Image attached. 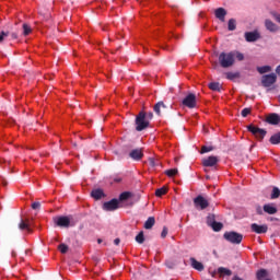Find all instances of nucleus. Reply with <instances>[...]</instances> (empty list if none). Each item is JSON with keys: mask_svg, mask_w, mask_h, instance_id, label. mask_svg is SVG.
I'll use <instances>...</instances> for the list:
<instances>
[{"mask_svg": "<svg viewBox=\"0 0 280 280\" xmlns=\"http://www.w3.org/2000/svg\"><path fill=\"white\" fill-rule=\"evenodd\" d=\"M219 62L223 69H229V67H233V65H235V52H221L219 55Z\"/></svg>", "mask_w": 280, "mask_h": 280, "instance_id": "nucleus-1", "label": "nucleus"}, {"mask_svg": "<svg viewBox=\"0 0 280 280\" xmlns=\"http://www.w3.org/2000/svg\"><path fill=\"white\" fill-rule=\"evenodd\" d=\"M145 128H150V121L145 118V112L141 110L136 116V130L137 132H142Z\"/></svg>", "mask_w": 280, "mask_h": 280, "instance_id": "nucleus-2", "label": "nucleus"}, {"mask_svg": "<svg viewBox=\"0 0 280 280\" xmlns=\"http://www.w3.org/2000/svg\"><path fill=\"white\" fill-rule=\"evenodd\" d=\"M223 237L226 242H230V244H242V240H244V235L237 232H225Z\"/></svg>", "mask_w": 280, "mask_h": 280, "instance_id": "nucleus-3", "label": "nucleus"}, {"mask_svg": "<svg viewBox=\"0 0 280 280\" xmlns=\"http://www.w3.org/2000/svg\"><path fill=\"white\" fill-rule=\"evenodd\" d=\"M247 130L248 132H252V135H254V137H256L258 141H264V138L267 135V131L265 129L256 127L255 125H248Z\"/></svg>", "mask_w": 280, "mask_h": 280, "instance_id": "nucleus-4", "label": "nucleus"}, {"mask_svg": "<svg viewBox=\"0 0 280 280\" xmlns=\"http://www.w3.org/2000/svg\"><path fill=\"white\" fill-rule=\"evenodd\" d=\"M183 106H186V108H196L198 106V101L196 98V94L189 93L186 95L182 101Z\"/></svg>", "mask_w": 280, "mask_h": 280, "instance_id": "nucleus-5", "label": "nucleus"}, {"mask_svg": "<svg viewBox=\"0 0 280 280\" xmlns=\"http://www.w3.org/2000/svg\"><path fill=\"white\" fill-rule=\"evenodd\" d=\"M194 205L195 208L198 211H205V209H207L209 207V200H207L206 198L202 197V195H198L195 199H194Z\"/></svg>", "mask_w": 280, "mask_h": 280, "instance_id": "nucleus-6", "label": "nucleus"}, {"mask_svg": "<svg viewBox=\"0 0 280 280\" xmlns=\"http://www.w3.org/2000/svg\"><path fill=\"white\" fill-rule=\"evenodd\" d=\"M34 224V217L27 215L25 219H22L19 229L21 231H27L28 233H32V225Z\"/></svg>", "mask_w": 280, "mask_h": 280, "instance_id": "nucleus-7", "label": "nucleus"}, {"mask_svg": "<svg viewBox=\"0 0 280 280\" xmlns=\"http://www.w3.org/2000/svg\"><path fill=\"white\" fill-rule=\"evenodd\" d=\"M277 83V75L275 73L265 74L261 77V84L265 89H269L272 84Z\"/></svg>", "mask_w": 280, "mask_h": 280, "instance_id": "nucleus-8", "label": "nucleus"}, {"mask_svg": "<svg viewBox=\"0 0 280 280\" xmlns=\"http://www.w3.org/2000/svg\"><path fill=\"white\" fill-rule=\"evenodd\" d=\"M56 226H60L61 229H69L71 225V219L69 217H57L54 219Z\"/></svg>", "mask_w": 280, "mask_h": 280, "instance_id": "nucleus-9", "label": "nucleus"}, {"mask_svg": "<svg viewBox=\"0 0 280 280\" xmlns=\"http://www.w3.org/2000/svg\"><path fill=\"white\" fill-rule=\"evenodd\" d=\"M244 37L246 43H257V40L261 38V34H259V31L255 30L253 32H246Z\"/></svg>", "mask_w": 280, "mask_h": 280, "instance_id": "nucleus-10", "label": "nucleus"}, {"mask_svg": "<svg viewBox=\"0 0 280 280\" xmlns=\"http://www.w3.org/2000/svg\"><path fill=\"white\" fill-rule=\"evenodd\" d=\"M220 163V158L210 155L202 160L203 167H215Z\"/></svg>", "mask_w": 280, "mask_h": 280, "instance_id": "nucleus-11", "label": "nucleus"}, {"mask_svg": "<svg viewBox=\"0 0 280 280\" xmlns=\"http://www.w3.org/2000/svg\"><path fill=\"white\" fill-rule=\"evenodd\" d=\"M119 209V200L112 199L103 203L104 211H117Z\"/></svg>", "mask_w": 280, "mask_h": 280, "instance_id": "nucleus-12", "label": "nucleus"}, {"mask_svg": "<svg viewBox=\"0 0 280 280\" xmlns=\"http://www.w3.org/2000/svg\"><path fill=\"white\" fill-rule=\"evenodd\" d=\"M250 229H252L253 233H257L258 235L268 233V225H266V224L259 225L257 223H253L250 225Z\"/></svg>", "mask_w": 280, "mask_h": 280, "instance_id": "nucleus-13", "label": "nucleus"}, {"mask_svg": "<svg viewBox=\"0 0 280 280\" xmlns=\"http://www.w3.org/2000/svg\"><path fill=\"white\" fill-rule=\"evenodd\" d=\"M153 110L159 117H161L163 115L161 110L165 113V110H167V105H165L163 101H160L153 106Z\"/></svg>", "mask_w": 280, "mask_h": 280, "instance_id": "nucleus-14", "label": "nucleus"}, {"mask_svg": "<svg viewBox=\"0 0 280 280\" xmlns=\"http://www.w3.org/2000/svg\"><path fill=\"white\" fill-rule=\"evenodd\" d=\"M130 159L133 161H141L143 159V149H133L129 152Z\"/></svg>", "mask_w": 280, "mask_h": 280, "instance_id": "nucleus-15", "label": "nucleus"}, {"mask_svg": "<svg viewBox=\"0 0 280 280\" xmlns=\"http://www.w3.org/2000/svg\"><path fill=\"white\" fill-rule=\"evenodd\" d=\"M265 27L268 32H271V33L279 32V25H277L270 19L265 20Z\"/></svg>", "mask_w": 280, "mask_h": 280, "instance_id": "nucleus-16", "label": "nucleus"}, {"mask_svg": "<svg viewBox=\"0 0 280 280\" xmlns=\"http://www.w3.org/2000/svg\"><path fill=\"white\" fill-rule=\"evenodd\" d=\"M267 124H270L271 126H279L280 124V116L277 113L270 114L266 118Z\"/></svg>", "mask_w": 280, "mask_h": 280, "instance_id": "nucleus-17", "label": "nucleus"}, {"mask_svg": "<svg viewBox=\"0 0 280 280\" xmlns=\"http://www.w3.org/2000/svg\"><path fill=\"white\" fill-rule=\"evenodd\" d=\"M214 16H215V19H219V21H221V23H224V21L226 19V10L224 8H218L214 11Z\"/></svg>", "mask_w": 280, "mask_h": 280, "instance_id": "nucleus-18", "label": "nucleus"}, {"mask_svg": "<svg viewBox=\"0 0 280 280\" xmlns=\"http://www.w3.org/2000/svg\"><path fill=\"white\" fill-rule=\"evenodd\" d=\"M262 211L265 213H268V215H275V213H277V207H275V203H266L262 207Z\"/></svg>", "mask_w": 280, "mask_h": 280, "instance_id": "nucleus-19", "label": "nucleus"}, {"mask_svg": "<svg viewBox=\"0 0 280 280\" xmlns=\"http://www.w3.org/2000/svg\"><path fill=\"white\" fill-rule=\"evenodd\" d=\"M190 264L195 270H198V272H202V270H205V265H202V262L196 260V258H190Z\"/></svg>", "mask_w": 280, "mask_h": 280, "instance_id": "nucleus-20", "label": "nucleus"}, {"mask_svg": "<svg viewBox=\"0 0 280 280\" xmlns=\"http://www.w3.org/2000/svg\"><path fill=\"white\" fill-rule=\"evenodd\" d=\"M91 196L92 198H94V200H102V198H104V190L97 188L91 191Z\"/></svg>", "mask_w": 280, "mask_h": 280, "instance_id": "nucleus-21", "label": "nucleus"}, {"mask_svg": "<svg viewBox=\"0 0 280 280\" xmlns=\"http://www.w3.org/2000/svg\"><path fill=\"white\" fill-rule=\"evenodd\" d=\"M154 224H156V220L154 219V217H149L148 220L144 222V229L150 230L152 229V226H154Z\"/></svg>", "mask_w": 280, "mask_h": 280, "instance_id": "nucleus-22", "label": "nucleus"}, {"mask_svg": "<svg viewBox=\"0 0 280 280\" xmlns=\"http://www.w3.org/2000/svg\"><path fill=\"white\" fill-rule=\"evenodd\" d=\"M209 90L210 91H218V93H220V91H222V85L220 84V82H211L209 83Z\"/></svg>", "mask_w": 280, "mask_h": 280, "instance_id": "nucleus-23", "label": "nucleus"}, {"mask_svg": "<svg viewBox=\"0 0 280 280\" xmlns=\"http://www.w3.org/2000/svg\"><path fill=\"white\" fill-rule=\"evenodd\" d=\"M236 28H237V22L235 21V19H230L228 22L229 32H235Z\"/></svg>", "mask_w": 280, "mask_h": 280, "instance_id": "nucleus-24", "label": "nucleus"}, {"mask_svg": "<svg viewBox=\"0 0 280 280\" xmlns=\"http://www.w3.org/2000/svg\"><path fill=\"white\" fill-rule=\"evenodd\" d=\"M267 277H268V271L266 269H259L256 272L257 280H262V279H266Z\"/></svg>", "mask_w": 280, "mask_h": 280, "instance_id": "nucleus-25", "label": "nucleus"}, {"mask_svg": "<svg viewBox=\"0 0 280 280\" xmlns=\"http://www.w3.org/2000/svg\"><path fill=\"white\" fill-rule=\"evenodd\" d=\"M257 71H258V73L264 75V73H270V71H272V67H270V66L257 67Z\"/></svg>", "mask_w": 280, "mask_h": 280, "instance_id": "nucleus-26", "label": "nucleus"}, {"mask_svg": "<svg viewBox=\"0 0 280 280\" xmlns=\"http://www.w3.org/2000/svg\"><path fill=\"white\" fill-rule=\"evenodd\" d=\"M269 141L272 145H279V143H280V132L275 133L273 136H271Z\"/></svg>", "mask_w": 280, "mask_h": 280, "instance_id": "nucleus-27", "label": "nucleus"}, {"mask_svg": "<svg viewBox=\"0 0 280 280\" xmlns=\"http://www.w3.org/2000/svg\"><path fill=\"white\" fill-rule=\"evenodd\" d=\"M129 198H132V192L125 191L119 195L120 202H124L125 200H128Z\"/></svg>", "mask_w": 280, "mask_h": 280, "instance_id": "nucleus-28", "label": "nucleus"}, {"mask_svg": "<svg viewBox=\"0 0 280 280\" xmlns=\"http://www.w3.org/2000/svg\"><path fill=\"white\" fill-rule=\"evenodd\" d=\"M218 272H219V275H223L225 277H231V275H233V271H231L230 269H226L224 267H220L218 269Z\"/></svg>", "mask_w": 280, "mask_h": 280, "instance_id": "nucleus-29", "label": "nucleus"}, {"mask_svg": "<svg viewBox=\"0 0 280 280\" xmlns=\"http://www.w3.org/2000/svg\"><path fill=\"white\" fill-rule=\"evenodd\" d=\"M149 165L150 167H159L161 166V161L154 159V158H149Z\"/></svg>", "mask_w": 280, "mask_h": 280, "instance_id": "nucleus-30", "label": "nucleus"}, {"mask_svg": "<svg viewBox=\"0 0 280 280\" xmlns=\"http://www.w3.org/2000/svg\"><path fill=\"white\" fill-rule=\"evenodd\" d=\"M23 36H30L32 34V26H30L27 23L23 24Z\"/></svg>", "mask_w": 280, "mask_h": 280, "instance_id": "nucleus-31", "label": "nucleus"}, {"mask_svg": "<svg viewBox=\"0 0 280 280\" xmlns=\"http://www.w3.org/2000/svg\"><path fill=\"white\" fill-rule=\"evenodd\" d=\"M165 194H167V187L165 186L155 190V196L158 198H161V196H165Z\"/></svg>", "mask_w": 280, "mask_h": 280, "instance_id": "nucleus-32", "label": "nucleus"}, {"mask_svg": "<svg viewBox=\"0 0 280 280\" xmlns=\"http://www.w3.org/2000/svg\"><path fill=\"white\" fill-rule=\"evenodd\" d=\"M136 242L138 244H143L145 242V236L143 235V231L139 232V234L136 236Z\"/></svg>", "mask_w": 280, "mask_h": 280, "instance_id": "nucleus-33", "label": "nucleus"}, {"mask_svg": "<svg viewBox=\"0 0 280 280\" xmlns=\"http://www.w3.org/2000/svg\"><path fill=\"white\" fill-rule=\"evenodd\" d=\"M166 176H168L170 178L176 176V174H178V168H171L165 171Z\"/></svg>", "mask_w": 280, "mask_h": 280, "instance_id": "nucleus-34", "label": "nucleus"}, {"mask_svg": "<svg viewBox=\"0 0 280 280\" xmlns=\"http://www.w3.org/2000/svg\"><path fill=\"white\" fill-rule=\"evenodd\" d=\"M215 214H208L207 217V224L208 226H211L215 223Z\"/></svg>", "mask_w": 280, "mask_h": 280, "instance_id": "nucleus-35", "label": "nucleus"}, {"mask_svg": "<svg viewBox=\"0 0 280 280\" xmlns=\"http://www.w3.org/2000/svg\"><path fill=\"white\" fill-rule=\"evenodd\" d=\"M210 226L212 228L213 231L218 232V231H222L224 225L222 223L215 221L214 224H212Z\"/></svg>", "mask_w": 280, "mask_h": 280, "instance_id": "nucleus-36", "label": "nucleus"}, {"mask_svg": "<svg viewBox=\"0 0 280 280\" xmlns=\"http://www.w3.org/2000/svg\"><path fill=\"white\" fill-rule=\"evenodd\" d=\"M58 250H60V253L62 255H66V253H68L69 250V246H67V244L65 243H61L59 246H58Z\"/></svg>", "mask_w": 280, "mask_h": 280, "instance_id": "nucleus-37", "label": "nucleus"}, {"mask_svg": "<svg viewBox=\"0 0 280 280\" xmlns=\"http://www.w3.org/2000/svg\"><path fill=\"white\" fill-rule=\"evenodd\" d=\"M236 78H240V72H228L226 73L228 80H236Z\"/></svg>", "mask_w": 280, "mask_h": 280, "instance_id": "nucleus-38", "label": "nucleus"}, {"mask_svg": "<svg viewBox=\"0 0 280 280\" xmlns=\"http://www.w3.org/2000/svg\"><path fill=\"white\" fill-rule=\"evenodd\" d=\"M279 196H280V189L277 187H273L272 192H271V200L279 198Z\"/></svg>", "mask_w": 280, "mask_h": 280, "instance_id": "nucleus-39", "label": "nucleus"}, {"mask_svg": "<svg viewBox=\"0 0 280 280\" xmlns=\"http://www.w3.org/2000/svg\"><path fill=\"white\" fill-rule=\"evenodd\" d=\"M8 36H10V32L1 31L0 32V43H3L5 40V38H8Z\"/></svg>", "mask_w": 280, "mask_h": 280, "instance_id": "nucleus-40", "label": "nucleus"}, {"mask_svg": "<svg viewBox=\"0 0 280 280\" xmlns=\"http://www.w3.org/2000/svg\"><path fill=\"white\" fill-rule=\"evenodd\" d=\"M207 152H213V147H207V145L201 147L200 154H207Z\"/></svg>", "mask_w": 280, "mask_h": 280, "instance_id": "nucleus-41", "label": "nucleus"}, {"mask_svg": "<svg viewBox=\"0 0 280 280\" xmlns=\"http://www.w3.org/2000/svg\"><path fill=\"white\" fill-rule=\"evenodd\" d=\"M272 19H275V21H277V23H280V14L277 13L276 11H271L270 12Z\"/></svg>", "mask_w": 280, "mask_h": 280, "instance_id": "nucleus-42", "label": "nucleus"}, {"mask_svg": "<svg viewBox=\"0 0 280 280\" xmlns=\"http://www.w3.org/2000/svg\"><path fill=\"white\" fill-rule=\"evenodd\" d=\"M241 115L242 117H248V115H250V108L245 107L244 109H242Z\"/></svg>", "mask_w": 280, "mask_h": 280, "instance_id": "nucleus-43", "label": "nucleus"}, {"mask_svg": "<svg viewBox=\"0 0 280 280\" xmlns=\"http://www.w3.org/2000/svg\"><path fill=\"white\" fill-rule=\"evenodd\" d=\"M234 54H235L236 59L240 60V62H242V60H244V54L238 52V51H236V52L234 51Z\"/></svg>", "mask_w": 280, "mask_h": 280, "instance_id": "nucleus-44", "label": "nucleus"}, {"mask_svg": "<svg viewBox=\"0 0 280 280\" xmlns=\"http://www.w3.org/2000/svg\"><path fill=\"white\" fill-rule=\"evenodd\" d=\"M145 119L151 121V119H154V114L152 112L145 113Z\"/></svg>", "mask_w": 280, "mask_h": 280, "instance_id": "nucleus-45", "label": "nucleus"}, {"mask_svg": "<svg viewBox=\"0 0 280 280\" xmlns=\"http://www.w3.org/2000/svg\"><path fill=\"white\" fill-rule=\"evenodd\" d=\"M161 237L163 240H165V237H167V228L166 226L163 228L162 233H161Z\"/></svg>", "mask_w": 280, "mask_h": 280, "instance_id": "nucleus-46", "label": "nucleus"}, {"mask_svg": "<svg viewBox=\"0 0 280 280\" xmlns=\"http://www.w3.org/2000/svg\"><path fill=\"white\" fill-rule=\"evenodd\" d=\"M256 213L257 215H264V209H261V206L256 207Z\"/></svg>", "mask_w": 280, "mask_h": 280, "instance_id": "nucleus-47", "label": "nucleus"}, {"mask_svg": "<svg viewBox=\"0 0 280 280\" xmlns=\"http://www.w3.org/2000/svg\"><path fill=\"white\" fill-rule=\"evenodd\" d=\"M114 244H115L116 246H119V244H121V240L115 238V240H114Z\"/></svg>", "mask_w": 280, "mask_h": 280, "instance_id": "nucleus-48", "label": "nucleus"}, {"mask_svg": "<svg viewBox=\"0 0 280 280\" xmlns=\"http://www.w3.org/2000/svg\"><path fill=\"white\" fill-rule=\"evenodd\" d=\"M11 37L13 38V40H16V38H19V35L16 33H12Z\"/></svg>", "mask_w": 280, "mask_h": 280, "instance_id": "nucleus-49", "label": "nucleus"}, {"mask_svg": "<svg viewBox=\"0 0 280 280\" xmlns=\"http://www.w3.org/2000/svg\"><path fill=\"white\" fill-rule=\"evenodd\" d=\"M276 73L280 75V65L276 68Z\"/></svg>", "mask_w": 280, "mask_h": 280, "instance_id": "nucleus-50", "label": "nucleus"}, {"mask_svg": "<svg viewBox=\"0 0 280 280\" xmlns=\"http://www.w3.org/2000/svg\"><path fill=\"white\" fill-rule=\"evenodd\" d=\"M167 268H174L173 264L166 262Z\"/></svg>", "mask_w": 280, "mask_h": 280, "instance_id": "nucleus-51", "label": "nucleus"}, {"mask_svg": "<svg viewBox=\"0 0 280 280\" xmlns=\"http://www.w3.org/2000/svg\"><path fill=\"white\" fill-rule=\"evenodd\" d=\"M32 209L36 210V201L32 203Z\"/></svg>", "mask_w": 280, "mask_h": 280, "instance_id": "nucleus-52", "label": "nucleus"}, {"mask_svg": "<svg viewBox=\"0 0 280 280\" xmlns=\"http://www.w3.org/2000/svg\"><path fill=\"white\" fill-rule=\"evenodd\" d=\"M114 180H115V183H121V178H116Z\"/></svg>", "mask_w": 280, "mask_h": 280, "instance_id": "nucleus-53", "label": "nucleus"}, {"mask_svg": "<svg viewBox=\"0 0 280 280\" xmlns=\"http://www.w3.org/2000/svg\"><path fill=\"white\" fill-rule=\"evenodd\" d=\"M36 209H40V202H36Z\"/></svg>", "mask_w": 280, "mask_h": 280, "instance_id": "nucleus-54", "label": "nucleus"}, {"mask_svg": "<svg viewBox=\"0 0 280 280\" xmlns=\"http://www.w3.org/2000/svg\"><path fill=\"white\" fill-rule=\"evenodd\" d=\"M97 244H102V238H98V240H97Z\"/></svg>", "mask_w": 280, "mask_h": 280, "instance_id": "nucleus-55", "label": "nucleus"}, {"mask_svg": "<svg viewBox=\"0 0 280 280\" xmlns=\"http://www.w3.org/2000/svg\"><path fill=\"white\" fill-rule=\"evenodd\" d=\"M2 185H4V186L8 185V182L3 180V182H2Z\"/></svg>", "mask_w": 280, "mask_h": 280, "instance_id": "nucleus-56", "label": "nucleus"}, {"mask_svg": "<svg viewBox=\"0 0 280 280\" xmlns=\"http://www.w3.org/2000/svg\"><path fill=\"white\" fill-rule=\"evenodd\" d=\"M12 257H16V253L12 252Z\"/></svg>", "mask_w": 280, "mask_h": 280, "instance_id": "nucleus-57", "label": "nucleus"}, {"mask_svg": "<svg viewBox=\"0 0 280 280\" xmlns=\"http://www.w3.org/2000/svg\"><path fill=\"white\" fill-rule=\"evenodd\" d=\"M74 147L78 145L77 143L73 144Z\"/></svg>", "mask_w": 280, "mask_h": 280, "instance_id": "nucleus-58", "label": "nucleus"}]
</instances>
